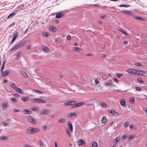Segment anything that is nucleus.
Here are the masks:
<instances>
[{
  "label": "nucleus",
  "mask_w": 147,
  "mask_h": 147,
  "mask_svg": "<svg viewBox=\"0 0 147 147\" xmlns=\"http://www.w3.org/2000/svg\"><path fill=\"white\" fill-rule=\"evenodd\" d=\"M121 140V138L119 136L117 137L113 140V142L115 143L114 144H117L119 141Z\"/></svg>",
  "instance_id": "17"
},
{
  "label": "nucleus",
  "mask_w": 147,
  "mask_h": 147,
  "mask_svg": "<svg viewBox=\"0 0 147 147\" xmlns=\"http://www.w3.org/2000/svg\"><path fill=\"white\" fill-rule=\"evenodd\" d=\"M40 131V129L38 128L32 127H29L27 130V132L30 134L36 133L39 132Z\"/></svg>",
  "instance_id": "1"
},
{
  "label": "nucleus",
  "mask_w": 147,
  "mask_h": 147,
  "mask_svg": "<svg viewBox=\"0 0 147 147\" xmlns=\"http://www.w3.org/2000/svg\"><path fill=\"white\" fill-rule=\"evenodd\" d=\"M28 120L33 124H35L36 123V121L35 119L31 116H30L28 117Z\"/></svg>",
  "instance_id": "11"
},
{
  "label": "nucleus",
  "mask_w": 147,
  "mask_h": 147,
  "mask_svg": "<svg viewBox=\"0 0 147 147\" xmlns=\"http://www.w3.org/2000/svg\"><path fill=\"white\" fill-rule=\"evenodd\" d=\"M119 6L120 7H130V5H119Z\"/></svg>",
  "instance_id": "44"
},
{
  "label": "nucleus",
  "mask_w": 147,
  "mask_h": 147,
  "mask_svg": "<svg viewBox=\"0 0 147 147\" xmlns=\"http://www.w3.org/2000/svg\"><path fill=\"white\" fill-rule=\"evenodd\" d=\"M136 70L134 69H127V71L128 73H130L131 74H136Z\"/></svg>",
  "instance_id": "13"
},
{
  "label": "nucleus",
  "mask_w": 147,
  "mask_h": 147,
  "mask_svg": "<svg viewBox=\"0 0 147 147\" xmlns=\"http://www.w3.org/2000/svg\"><path fill=\"white\" fill-rule=\"evenodd\" d=\"M32 91H34V92L40 93V94H43V92L42 91H41L40 90H37L34 89H33L32 90Z\"/></svg>",
  "instance_id": "31"
},
{
  "label": "nucleus",
  "mask_w": 147,
  "mask_h": 147,
  "mask_svg": "<svg viewBox=\"0 0 147 147\" xmlns=\"http://www.w3.org/2000/svg\"><path fill=\"white\" fill-rule=\"evenodd\" d=\"M138 81L140 83H143L144 82L141 79H138Z\"/></svg>",
  "instance_id": "49"
},
{
  "label": "nucleus",
  "mask_w": 147,
  "mask_h": 147,
  "mask_svg": "<svg viewBox=\"0 0 147 147\" xmlns=\"http://www.w3.org/2000/svg\"><path fill=\"white\" fill-rule=\"evenodd\" d=\"M105 85L106 86H114L115 85H114L113 82L111 80H109L105 83Z\"/></svg>",
  "instance_id": "5"
},
{
  "label": "nucleus",
  "mask_w": 147,
  "mask_h": 147,
  "mask_svg": "<svg viewBox=\"0 0 147 147\" xmlns=\"http://www.w3.org/2000/svg\"><path fill=\"white\" fill-rule=\"evenodd\" d=\"M1 75L4 77H6L7 76L8 74L9 73V71L8 70H7L6 71L1 72Z\"/></svg>",
  "instance_id": "16"
},
{
  "label": "nucleus",
  "mask_w": 147,
  "mask_h": 147,
  "mask_svg": "<svg viewBox=\"0 0 147 147\" xmlns=\"http://www.w3.org/2000/svg\"><path fill=\"white\" fill-rule=\"evenodd\" d=\"M67 124L68 127L69 128L71 131L72 132L73 127L71 123L69 121H68L67 122Z\"/></svg>",
  "instance_id": "22"
},
{
  "label": "nucleus",
  "mask_w": 147,
  "mask_h": 147,
  "mask_svg": "<svg viewBox=\"0 0 147 147\" xmlns=\"http://www.w3.org/2000/svg\"><path fill=\"white\" fill-rule=\"evenodd\" d=\"M66 132L69 136L70 137L71 136V134L69 130L67 128L66 130Z\"/></svg>",
  "instance_id": "36"
},
{
  "label": "nucleus",
  "mask_w": 147,
  "mask_h": 147,
  "mask_svg": "<svg viewBox=\"0 0 147 147\" xmlns=\"http://www.w3.org/2000/svg\"><path fill=\"white\" fill-rule=\"evenodd\" d=\"M24 111L25 112L24 113V114H30L31 113V111L27 109H25L24 110Z\"/></svg>",
  "instance_id": "26"
},
{
  "label": "nucleus",
  "mask_w": 147,
  "mask_h": 147,
  "mask_svg": "<svg viewBox=\"0 0 147 147\" xmlns=\"http://www.w3.org/2000/svg\"><path fill=\"white\" fill-rule=\"evenodd\" d=\"M64 14L60 12L56 13L55 17L57 18H61L62 16H64Z\"/></svg>",
  "instance_id": "12"
},
{
  "label": "nucleus",
  "mask_w": 147,
  "mask_h": 147,
  "mask_svg": "<svg viewBox=\"0 0 147 147\" xmlns=\"http://www.w3.org/2000/svg\"><path fill=\"white\" fill-rule=\"evenodd\" d=\"M84 102H80L74 104V107H78L84 105Z\"/></svg>",
  "instance_id": "19"
},
{
  "label": "nucleus",
  "mask_w": 147,
  "mask_h": 147,
  "mask_svg": "<svg viewBox=\"0 0 147 147\" xmlns=\"http://www.w3.org/2000/svg\"><path fill=\"white\" fill-rule=\"evenodd\" d=\"M106 17L105 15H104L103 16H100V18L101 19H104Z\"/></svg>",
  "instance_id": "63"
},
{
  "label": "nucleus",
  "mask_w": 147,
  "mask_h": 147,
  "mask_svg": "<svg viewBox=\"0 0 147 147\" xmlns=\"http://www.w3.org/2000/svg\"><path fill=\"white\" fill-rule=\"evenodd\" d=\"M136 74L140 75H146V72L143 71L136 70Z\"/></svg>",
  "instance_id": "10"
},
{
  "label": "nucleus",
  "mask_w": 147,
  "mask_h": 147,
  "mask_svg": "<svg viewBox=\"0 0 147 147\" xmlns=\"http://www.w3.org/2000/svg\"><path fill=\"white\" fill-rule=\"evenodd\" d=\"M8 137L7 136H2L0 137V139L1 140H7Z\"/></svg>",
  "instance_id": "38"
},
{
  "label": "nucleus",
  "mask_w": 147,
  "mask_h": 147,
  "mask_svg": "<svg viewBox=\"0 0 147 147\" xmlns=\"http://www.w3.org/2000/svg\"><path fill=\"white\" fill-rule=\"evenodd\" d=\"M78 114V112L77 111L74 112L70 113H69L67 115V117H73L76 116Z\"/></svg>",
  "instance_id": "7"
},
{
  "label": "nucleus",
  "mask_w": 147,
  "mask_h": 147,
  "mask_svg": "<svg viewBox=\"0 0 147 147\" xmlns=\"http://www.w3.org/2000/svg\"><path fill=\"white\" fill-rule=\"evenodd\" d=\"M80 50V48L76 47H74L73 48V50L74 51H78Z\"/></svg>",
  "instance_id": "39"
},
{
  "label": "nucleus",
  "mask_w": 147,
  "mask_h": 147,
  "mask_svg": "<svg viewBox=\"0 0 147 147\" xmlns=\"http://www.w3.org/2000/svg\"><path fill=\"white\" fill-rule=\"evenodd\" d=\"M11 100L13 102H17L18 101L17 100L14 98H11Z\"/></svg>",
  "instance_id": "46"
},
{
  "label": "nucleus",
  "mask_w": 147,
  "mask_h": 147,
  "mask_svg": "<svg viewBox=\"0 0 147 147\" xmlns=\"http://www.w3.org/2000/svg\"><path fill=\"white\" fill-rule=\"evenodd\" d=\"M116 75L118 78H120L121 76L123 75V74H121L119 73H117L116 74Z\"/></svg>",
  "instance_id": "50"
},
{
  "label": "nucleus",
  "mask_w": 147,
  "mask_h": 147,
  "mask_svg": "<svg viewBox=\"0 0 147 147\" xmlns=\"http://www.w3.org/2000/svg\"><path fill=\"white\" fill-rule=\"evenodd\" d=\"M27 43V42L26 41H25L22 42L21 43H19L16 45L17 48V49L20 48L24 46Z\"/></svg>",
  "instance_id": "6"
},
{
  "label": "nucleus",
  "mask_w": 147,
  "mask_h": 147,
  "mask_svg": "<svg viewBox=\"0 0 147 147\" xmlns=\"http://www.w3.org/2000/svg\"><path fill=\"white\" fill-rule=\"evenodd\" d=\"M41 114H46V111L45 110H43L41 112Z\"/></svg>",
  "instance_id": "53"
},
{
  "label": "nucleus",
  "mask_w": 147,
  "mask_h": 147,
  "mask_svg": "<svg viewBox=\"0 0 147 147\" xmlns=\"http://www.w3.org/2000/svg\"><path fill=\"white\" fill-rule=\"evenodd\" d=\"M2 106L4 109H7L8 107L7 102L6 101L3 102L2 105Z\"/></svg>",
  "instance_id": "20"
},
{
  "label": "nucleus",
  "mask_w": 147,
  "mask_h": 147,
  "mask_svg": "<svg viewBox=\"0 0 147 147\" xmlns=\"http://www.w3.org/2000/svg\"><path fill=\"white\" fill-rule=\"evenodd\" d=\"M76 102V100H71L66 102H65L64 104L68 106L74 105Z\"/></svg>",
  "instance_id": "8"
},
{
  "label": "nucleus",
  "mask_w": 147,
  "mask_h": 147,
  "mask_svg": "<svg viewBox=\"0 0 147 147\" xmlns=\"http://www.w3.org/2000/svg\"><path fill=\"white\" fill-rule=\"evenodd\" d=\"M102 122L103 123H105L106 122V121H107L106 118L103 117L102 119Z\"/></svg>",
  "instance_id": "43"
},
{
  "label": "nucleus",
  "mask_w": 147,
  "mask_h": 147,
  "mask_svg": "<svg viewBox=\"0 0 147 147\" xmlns=\"http://www.w3.org/2000/svg\"><path fill=\"white\" fill-rule=\"evenodd\" d=\"M93 54L92 53H89L86 55V56H92Z\"/></svg>",
  "instance_id": "64"
},
{
  "label": "nucleus",
  "mask_w": 147,
  "mask_h": 147,
  "mask_svg": "<svg viewBox=\"0 0 147 147\" xmlns=\"http://www.w3.org/2000/svg\"><path fill=\"white\" fill-rule=\"evenodd\" d=\"M22 75L24 77H28L27 74L26 73H25V72L22 73Z\"/></svg>",
  "instance_id": "48"
},
{
  "label": "nucleus",
  "mask_w": 147,
  "mask_h": 147,
  "mask_svg": "<svg viewBox=\"0 0 147 147\" xmlns=\"http://www.w3.org/2000/svg\"><path fill=\"white\" fill-rule=\"evenodd\" d=\"M13 111L14 112H17L18 111H19L20 110L14 109H13Z\"/></svg>",
  "instance_id": "59"
},
{
  "label": "nucleus",
  "mask_w": 147,
  "mask_h": 147,
  "mask_svg": "<svg viewBox=\"0 0 147 147\" xmlns=\"http://www.w3.org/2000/svg\"><path fill=\"white\" fill-rule=\"evenodd\" d=\"M108 111L111 113L112 115L115 116V117H118L119 115V114L116 111L114 110H108Z\"/></svg>",
  "instance_id": "4"
},
{
  "label": "nucleus",
  "mask_w": 147,
  "mask_h": 147,
  "mask_svg": "<svg viewBox=\"0 0 147 147\" xmlns=\"http://www.w3.org/2000/svg\"><path fill=\"white\" fill-rule=\"evenodd\" d=\"M42 36H46V32H44L42 34Z\"/></svg>",
  "instance_id": "62"
},
{
  "label": "nucleus",
  "mask_w": 147,
  "mask_h": 147,
  "mask_svg": "<svg viewBox=\"0 0 147 147\" xmlns=\"http://www.w3.org/2000/svg\"><path fill=\"white\" fill-rule=\"evenodd\" d=\"M2 123L3 125L5 126H6L7 125V123L3 121L2 122Z\"/></svg>",
  "instance_id": "60"
},
{
  "label": "nucleus",
  "mask_w": 147,
  "mask_h": 147,
  "mask_svg": "<svg viewBox=\"0 0 147 147\" xmlns=\"http://www.w3.org/2000/svg\"><path fill=\"white\" fill-rule=\"evenodd\" d=\"M142 90V88L140 87H137L136 88V90L138 91H141Z\"/></svg>",
  "instance_id": "41"
},
{
  "label": "nucleus",
  "mask_w": 147,
  "mask_h": 147,
  "mask_svg": "<svg viewBox=\"0 0 147 147\" xmlns=\"http://www.w3.org/2000/svg\"><path fill=\"white\" fill-rule=\"evenodd\" d=\"M65 122V120L64 119H62L58 120V122L60 123H64Z\"/></svg>",
  "instance_id": "37"
},
{
  "label": "nucleus",
  "mask_w": 147,
  "mask_h": 147,
  "mask_svg": "<svg viewBox=\"0 0 147 147\" xmlns=\"http://www.w3.org/2000/svg\"><path fill=\"white\" fill-rule=\"evenodd\" d=\"M49 30L50 31L53 32H56L57 30V28L56 27L54 26H51L49 28Z\"/></svg>",
  "instance_id": "15"
},
{
  "label": "nucleus",
  "mask_w": 147,
  "mask_h": 147,
  "mask_svg": "<svg viewBox=\"0 0 147 147\" xmlns=\"http://www.w3.org/2000/svg\"><path fill=\"white\" fill-rule=\"evenodd\" d=\"M18 32L16 31L13 33V36L16 38L18 35Z\"/></svg>",
  "instance_id": "33"
},
{
  "label": "nucleus",
  "mask_w": 147,
  "mask_h": 147,
  "mask_svg": "<svg viewBox=\"0 0 147 147\" xmlns=\"http://www.w3.org/2000/svg\"><path fill=\"white\" fill-rule=\"evenodd\" d=\"M129 124V122L128 121H125L124 124V126L125 127H127Z\"/></svg>",
  "instance_id": "45"
},
{
  "label": "nucleus",
  "mask_w": 147,
  "mask_h": 147,
  "mask_svg": "<svg viewBox=\"0 0 147 147\" xmlns=\"http://www.w3.org/2000/svg\"><path fill=\"white\" fill-rule=\"evenodd\" d=\"M98 82L99 81L98 79H96L95 80V84L96 85H97L98 84Z\"/></svg>",
  "instance_id": "52"
},
{
  "label": "nucleus",
  "mask_w": 147,
  "mask_h": 147,
  "mask_svg": "<svg viewBox=\"0 0 147 147\" xmlns=\"http://www.w3.org/2000/svg\"><path fill=\"white\" fill-rule=\"evenodd\" d=\"M21 99L22 100L25 102H27L30 99V97L28 96L23 97Z\"/></svg>",
  "instance_id": "21"
},
{
  "label": "nucleus",
  "mask_w": 147,
  "mask_h": 147,
  "mask_svg": "<svg viewBox=\"0 0 147 147\" xmlns=\"http://www.w3.org/2000/svg\"><path fill=\"white\" fill-rule=\"evenodd\" d=\"M20 52H18L16 54V57L15 59H18L20 57Z\"/></svg>",
  "instance_id": "25"
},
{
  "label": "nucleus",
  "mask_w": 147,
  "mask_h": 147,
  "mask_svg": "<svg viewBox=\"0 0 147 147\" xmlns=\"http://www.w3.org/2000/svg\"><path fill=\"white\" fill-rule=\"evenodd\" d=\"M15 90L21 94H23L24 93L23 91L21 89L18 88L17 87L15 89Z\"/></svg>",
  "instance_id": "24"
},
{
  "label": "nucleus",
  "mask_w": 147,
  "mask_h": 147,
  "mask_svg": "<svg viewBox=\"0 0 147 147\" xmlns=\"http://www.w3.org/2000/svg\"><path fill=\"white\" fill-rule=\"evenodd\" d=\"M14 96L16 98H18L19 96L18 94H14Z\"/></svg>",
  "instance_id": "58"
},
{
  "label": "nucleus",
  "mask_w": 147,
  "mask_h": 147,
  "mask_svg": "<svg viewBox=\"0 0 147 147\" xmlns=\"http://www.w3.org/2000/svg\"><path fill=\"white\" fill-rule=\"evenodd\" d=\"M135 65L136 66L140 67L141 66V64L139 63H137L135 64Z\"/></svg>",
  "instance_id": "47"
},
{
  "label": "nucleus",
  "mask_w": 147,
  "mask_h": 147,
  "mask_svg": "<svg viewBox=\"0 0 147 147\" xmlns=\"http://www.w3.org/2000/svg\"><path fill=\"white\" fill-rule=\"evenodd\" d=\"M134 137V136L132 135H130L128 137L127 139L128 140L130 141Z\"/></svg>",
  "instance_id": "32"
},
{
  "label": "nucleus",
  "mask_w": 147,
  "mask_h": 147,
  "mask_svg": "<svg viewBox=\"0 0 147 147\" xmlns=\"http://www.w3.org/2000/svg\"><path fill=\"white\" fill-rule=\"evenodd\" d=\"M127 134H124V135L121 138V140H124L125 139L127 138Z\"/></svg>",
  "instance_id": "40"
},
{
  "label": "nucleus",
  "mask_w": 147,
  "mask_h": 147,
  "mask_svg": "<svg viewBox=\"0 0 147 147\" xmlns=\"http://www.w3.org/2000/svg\"><path fill=\"white\" fill-rule=\"evenodd\" d=\"M119 31L120 32H122L123 34L125 35H127V34L126 32L124 31L123 29H120Z\"/></svg>",
  "instance_id": "35"
},
{
  "label": "nucleus",
  "mask_w": 147,
  "mask_h": 147,
  "mask_svg": "<svg viewBox=\"0 0 147 147\" xmlns=\"http://www.w3.org/2000/svg\"><path fill=\"white\" fill-rule=\"evenodd\" d=\"M79 146L82 145L86 144L85 141L84 139H80L78 140L77 142Z\"/></svg>",
  "instance_id": "9"
},
{
  "label": "nucleus",
  "mask_w": 147,
  "mask_h": 147,
  "mask_svg": "<svg viewBox=\"0 0 147 147\" xmlns=\"http://www.w3.org/2000/svg\"><path fill=\"white\" fill-rule=\"evenodd\" d=\"M17 49V47H16V46H15L13 47L12 48L10 49V51H13Z\"/></svg>",
  "instance_id": "42"
},
{
  "label": "nucleus",
  "mask_w": 147,
  "mask_h": 147,
  "mask_svg": "<svg viewBox=\"0 0 147 147\" xmlns=\"http://www.w3.org/2000/svg\"><path fill=\"white\" fill-rule=\"evenodd\" d=\"M92 147H97V144L95 141H93L92 143Z\"/></svg>",
  "instance_id": "27"
},
{
  "label": "nucleus",
  "mask_w": 147,
  "mask_h": 147,
  "mask_svg": "<svg viewBox=\"0 0 147 147\" xmlns=\"http://www.w3.org/2000/svg\"><path fill=\"white\" fill-rule=\"evenodd\" d=\"M67 38L68 40H69L71 39V37L70 35H68L67 37Z\"/></svg>",
  "instance_id": "57"
},
{
  "label": "nucleus",
  "mask_w": 147,
  "mask_h": 147,
  "mask_svg": "<svg viewBox=\"0 0 147 147\" xmlns=\"http://www.w3.org/2000/svg\"><path fill=\"white\" fill-rule=\"evenodd\" d=\"M121 12L122 13H124L126 15L130 16H131L133 17L134 14L133 12H131L129 10L123 11L122 10L121 11Z\"/></svg>",
  "instance_id": "3"
},
{
  "label": "nucleus",
  "mask_w": 147,
  "mask_h": 147,
  "mask_svg": "<svg viewBox=\"0 0 147 147\" xmlns=\"http://www.w3.org/2000/svg\"><path fill=\"white\" fill-rule=\"evenodd\" d=\"M16 38L15 37H14V36H13V39L12 40H11V43H13L14 42L15 40V39Z\"/></svg>",
  "instance_id": "51"
},
{
  "label": "nucleus",
  "mask_w": 147,
  "mask_h": 147,
  "mask_svg": "<svg viewBox=\"0 0 147 147\" xmlns=\"http://www.w3.org/2000/svg\"><path fill=\"white\" fill-rule=\"evenodd\" d=\"M120 104L121 106L123 107H125L126 106V103L125 99L124 98L121 99L120 101Z\"/></svg>",
  "instance_id": "18"
},
{
  "label": "nucleus",
  "mask_w": 147,
  "mask_h": 147,
  "mask_svg": "<svg viewBox=\"0 0 147 147\" xmlns=\"http://www.w3.org/2000/svg\"><path fill=\"white\" fill-rule=\"evenodd\" d=\"M9 85L11 86L13 88L14 90H15V89L17 88V86H16L14 84L12 83V82H10L9 83Z\"/></svg>",
  "instance_id": "23"
},
{
  "label": "nucleus",
  "mask_w": 147,
  "mask_h": 147,
  "mask_svg": "<svg viewBox=\"0 0 147 147\" xmlns=\"http://www.w3.org/2000/svg\"><path fill=\"white\" fill-rule=\"evenodd\" d=\"M31 101L33 102L40 103H45V101L42 99L35 98L32 99L31 100Z\"/></svg>",
  "instance_id": "2"
},
{
  "label": "nucleus",
  "mask_w": 147,
  "mask_h": 147,
  "mask_svg": "<svg viewBox=\"0 0 147 147\" xmlns=\"http://www.w3.org/2000/svg\"><path fill=\"white\" fill-rule=\"evenodd\" d=\"M134 125H130L129 126V127L131 129H132L134 127Z\"/></svg>",
  "instance_id": "61"
},
{
  "label": "nucleus",
  "mask_w": 147,
  "mask_h": 147,
  "mask_svg": "<svg viewBox=\"0 0 147 147\" xmlns=\"http://www.w3.org/2000/svg\"><path fill=\"white\" fill-rule=\"evenodd\" d=\"M39 144L40 145L42 146H43V143L41 140H40L39 142Z\"/></svg>",
  "instance_id": "54"
},
{
  "label": "nucleus",
  "mask_w": 147,
  "mask_h": 147,
  "mask_svg": "<svg viewBox=\"0 0 147 147\" xmlns=\"http://www.w3.org/2000/svg\"><path fill=\"white\" fill-rule=\"evenodd\" d=\"M100 103L101 106L102 107L106 108L107 107V105L104 102H100Z\"/></svg>",
  "instance_id": "30"
},
{
  "label": "nucleus",
  "mask_w": 147,
  "mask_h": 147,
  "mask_svg": "<svg viewBox=\"0 0 147 147\" xmlns=\"http://www.w3.org/2000/svg\"><path fill=\"white\" fill-rule=\"evenodd\" d=\"M135 98L134 97H132L129 100V102L131 104H133L134 102Z\"/></svg>",
  "instance_id": "28"
},
{
  "label": "nucleus",
  "mask_w": 147,
  "mask_h": 147,
  "mask_svg": "<svg viewBox=\"0 0 147 147\" xmlns=\"http://www.w3.org/2000/svg\"><path fill=\"white\" fill-rule=\"evenodd\" d=\"M15 14V13H12L10 14L8 17L7 18H11Z\"/></svg>",
  "instance_id": "34"
},
{
  "label": "nucleus",
  "mask_w": 147,
  "mask_h": 147,
  "mask_svg": "<svg viewBox=\"0 0 147 147\" xmlns=\"http://www.w3.org/2000/svg\"><path fill=\"white\" fill-rule=\"evenodd\" d=\"M42 49L45 51H46V46H43L42 47Z\"/></svg>",
  "instance_id": "55"
},
{
  "label": "nucleus",
  "mask_w": 147,
  "mask_h": 147,
  "mask_svg": "<svg viewBox=\"0 0 147 147\" xmlns=\"http://www.w3.org/2000/svg\"><path fill=\"white\" fill-rule=\"evenodd\" d=\"M31 109L32 110V111H38V110H39V108H38V107H33L32 108H31Z\"/></svg>",
  "instance_id": "29"
},
{
  "label": "nucleus",
  "mask_w": 147,
  "mask_h": 147,
  "mask_svg": "<svg viewBox=\"0 0 147 147\" xmlns=\"http://www.w3.org/2000/svg\"><path fill=\"white\" fill-rule=\"evenodd\" d=\"M29 27V28H27L26 30L24 32V34H25L27 32L29 31V28H30V27Z\"/></svg>",
  "instance_id": "56"
},
{
  "label": "nucleus",
  "mask_w": 147,
  "mask_h": 147,
  "mask_svg": "<svg viewBox=\"0 0 147 147\" xmlns=\"http://www.w3.org/2000/svg\"><path fill=\"white\" fill-rule=\"evenodd\" d=\"M133 17L135 19H136L137 20H141L144 21L145 20L144 19L141 17H139L138 16H135L134 15Z\"/></svg>",
  "instance_id": "14"
}]
</instances>
